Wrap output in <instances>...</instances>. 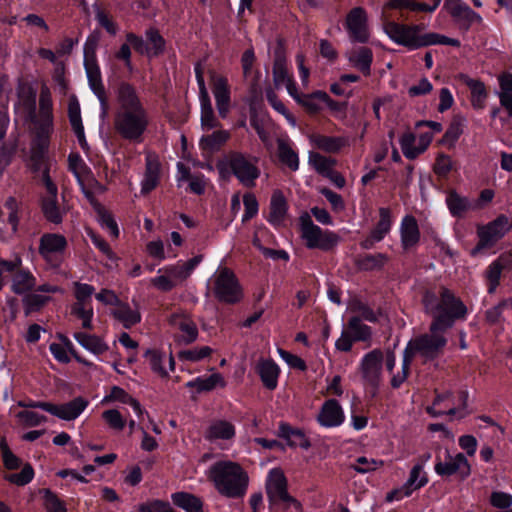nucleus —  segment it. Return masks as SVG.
Returning <instances> with one entry per match:
<instances>
[{"label":"nucleus","mask_w":512,"mask_h":512,"mask_svg":"<svg viewBox=\"0 0 512 512\" xmlns=\"http://www.w3.org/2000/svg\"><path fill=\"white\" fill-rule=\"evenodd\" d=\"M421 302L424 312L432 318L429 332L410 341L406 349L412 355L416 352L426 360H434L443 353L447 345L446 331L451 329L456 321L464 320L468 309L464 302L445 286H440L438 292L425 290Z\"/></svg>","instance_id":"obj_1"},{"label":"nucleus","mask_w":512,"mask_h":512,"mask_svg":"<svg viewBox=\"0 0 512 512\" xmlns=\"http://www.w3.org/2000/svg\"><path fill=\"white\" fill-rule=\"evenodd\" d=\"M116 99L118 107L113 121L116 133L129 142L141 143L148 130L150 116L135 87L121 82L116 91Z\"/></svg>","instance_id":"obj_2"},{"label":"nucleus","mask_w":512,"mask_h":512,"mask_svg":"<svg viewBox=\"0 0 512 512\" xmlns=\"http://www.w3.org/2000/svg\"><path fill=\"white\" fill-rule=\"evenodd\" d=\"M420 25H405L394 21L384 23V31L395 43L405 46L408 49H418L435 44L450 45L459 47L458 39L449 38L438 33L420 34Z\"/></svg>","instance_id":"obj_3"},{"label":"nucleus","mask_w":512,"mask_h":512,"mask_svg":"<svg viewBox=\"0 0 512 512\" xmlns=\"http://www.w3.org/2000/svg\"><path fill=\"white\" fill-rule=\"evenodd\" d=\"M210 478L217 491L228 498L243 497L249 481L243 468L238 463L231 461L215 463L210 469Z\"/></svg>","instance_id":"obj_4"},{"label":"nucleus","mask_w":512,"mask_h":512,"mask_svg":"<svg viewBox=\"0 0 512 512\" xmlns=\"http://www.w3.org/2000/svg\"><path fill=\"white\" fill-rule=\"evenodd\" d=\"M216 167L222 179L233 174L247 188H253L260 176L259 168L240 152H230L224 160L218 161Z\"/></svg>","instance_id":"obj_5"},{"label":"nucleus","mask_w":512,"mask_h":512,"mask_svg":"<svg viewBox=\"0 0 512 512\" xmlns=\"http://www.w3.org/2000/svg\"><path fill=\"white\" fill-rule=\"evenodd\" d=\"M265 489L270 509L278 506L284 511L293 508L294 512H303L302 504L289 494L287 478L280 468H274L269 472Z\"/></svg>","instance_id":"obj_6"},{"label":"nucleus","mask_w":512,"mask_h":512,"mask_svg":"<svg viewBox=\"0 0 512 512\" xmlns=\"http://www.w3.org/2000/svg\"><path fill=\"white\" fill-rule=\"evenodd\" d=\"M213 293L215 298L225 304H236L243 298L242 288L234 272L220 268L214 276Z\"/></svg>","instance_id":"obj_7"},{"label":"nucleus","mask_w":512,"mask_h":512,"mask_svg":"<svg viewBox=\"0 0 512 512\" xmlns=\"http://www.w3.org/2000/svg\"><path fill=\"white\" fill-rule=\"evenodd\" d=\"M302 238L309 249L318 248L323 251L333 249L339 242V236L330 231H323L315 225L309 215L301 217Z\"/></svg>","instance_id":"obj_8"},{"label":"nucleus","mask_w":512,"mask_h":512,"mask_svg":"<svg viewBox=\"0 0 512 512\" xmlns=\"http://www.w3.org/2000/svg\"><path fill=\"white\" fill-rule=\"evenodd\" d=\"M435 472L442 477L458 473L461 479H465L470 475L471 468L464 454L458 453L452 456L449 450L445 449L441 455V448L438 447Z\"/></svg>","instance_id":"obj_9"},{"label":"nucleus","mask_w":512,"mask_h":512,"mask_svg":"<svg viewBox=\"0 0 512 512\" xmlns=\"http://www.w3.org/2000/svg\"><path fill=\"white\" fill-rule=\"evenodd\" d=\"M512 228L508 217L505 215L498 216L494 221L486 226L479 228V242L473 250V254L485 247L493 245L497 240L505 235Z\"/></svg>","instance_id":"obj_10"},{"label":"nucleus","mask_w":512,"mask_h":512,"mask_svg":"<svg viewBox=\"0 0 512 512\" xmlns=\"http://www.w3.org/2000/svg\"><path fill=\"white\" fill-rule=\"evenodd\" d=\"M383 358V352L380 349H374L367 353L361 362L362 378L367 385L373 388V393L377 391L381 382Z\"/></svg>","instance_id":"obj_11"},{"label":"nucleus","mask_w":512,"mask_h":512,"mask_svg":"<svg viewBox=\"0 0 512 512\" xmlns=\"http://www.w3.org/2000/svg\"><path fill=\"white\" fill-rule=\"evenodd\" d=\"M44 186L47 190V195L42 198V212L49 222L59 224L62 222L64 212L57 203V186L53 183L47 171L44 172Z\"/></svg>","instance_id":"obj_12"},{"label":"nucleus","mask_w":512,"mask_h":512,"mask_svg":"<svg viewBox=\"0 0 512 512\" xmlns=\"http://www.w3.org/2000/svg\"><path fill=\"white\" fill-rule=\"evenodd\" d=\"M346 27L352 41L359 43L368 41L367 15L362 7H355L348 13Z\"/></svg>","instance_id":"obj_13"},{"label":"nucleus","mask_w":512,"mask_h":512,"mask_svg":"<svg viewBox=\"0 0 512 512\" xmlns=\"http://www.w3.org/2000/svg\"><path fill=\"white\" fill-rule=\"evenodd\" d=\"M445 7L461 29L468 30L473 23L482 21L478 13L459 0H446Z\"/></svg>","instance_id":"obj_14"},{"label":"nucleus","mask_w":512,"mask_h":512,"mask_svg":"<svg viewBox=\"0 0 512 512\" xmlns=\"http://www.w3.org/2000/svg\"><path fill=\"white\" fill-rule=\"evenodd\" d=\"M212 92L221 118H226L230 110V88L225 77L213 74Z\"/></svg>","instance_id":"obj_15"},{"label":"nucleus","mask_w":512,"mask_h":512,"mask_svg":"<svg viewBox=\"0 0 512 512\" xmlns=\"http://www.w3.org/2000/svg\"><path fill=\"white\" fill-rule=\"evenodd\" d=\"M345 419L344 412L335 399H329L324 402L317 416L318 422L324 427H336L343 423Z\"/></svg>","instance_id":"obj_16"},{"label":"nucleus","mask_w":512,"mask_h":512,"mask_svg":"<svg viewBox=\"0 0 512 512\" xmlns=\"http://www.w3.org/2000/svg\"><path fill=\"white\" fill-rule=\"evenodd\" d=\"M87 405L88 402L85 399L77 397L61 405L51 403L52 408L49 413L60 419L70 421L76 419Z\"/></svg>","instance_id":"obj_17"},{"label":"nucleus","mask_w":512,"mask_h":512,"mask_svg":"<svg viewBox=\"0 0 512 512\" xmlns=\"http://www.w3.org/2000/svg\"><path fill=\"white\" fill-rule=\"evenodd\" d=\"M169 324L180 330L183 334L181 340L190 344L197 339L198 329L196 324L185 314L174 313L168 319Z\"/></svg>","instance_id":"obj_18"},{"label":"nucleus","mask_w":512,"mask_h":512,"mask_svg":"<svg viewBox=\"0 0 512 512\" xmlns=\"http://www.w3.org/2000/svg\"><path fill=\"white\" fill-rule=\"evenodd\" d=\"M234 424L227 420H213L205 431V439L208 441L231 440L235 437Z\"/></svg>","instance_id":"obj_19"},{"label":"nucleus","mask_w":512,"mask_h":512,"mask_svg":"<svg viewBox=\"0 0 512 512\" xmlns=\"http://www.w3.org/2000/svg\"><path fill=\"white\" fill-rule=\"evenodd\" d=\"M256 371L267 389L274 390L277 387L280 369L272 359H260Z\"/></svg>","instance_id":"obj_20"},{"label":"nucleus","mask_w":512,"mask_h":512,"mask_svg":"<svg viewBox=\"0 0 512 512\" xmlns=\"http://www.w3.org/2000/svg\"><path fill=\"white\" fill-rule=\"evenodd\" d=\"M160 162L158 157L154 154H148L146 157L145 176L142 181V193L147 194L154 190L159 182L160 177Z\"/></svg>","instance_id":"obj_21"},{"label":"nucleus","mask_w":512,"mask_h":512,"mask_svg":"<svg viewBox=\"0 0 512 512\" xmlns=\"http://www.w3.org/2000/svg\"><path fill=\"white\" fill-rule=\"evenodd\" d=\"M401 242L404 249L415 246L420 240L417 220L412 215H406L401 223Z\"/></svg>","instance_id":"obj_22"},{"label":"nucleus","mask_w":512,"mask_h":512,"mask_svg":"<svg viewBox=\"0 0 512 512\" xmlns=\"http://www.w3.org/2000/svg\"><path fill=\"white\" fill-rule=\"evenodd\" d=\"M67 246L66 238L60 234H44L40 239L39 252L45 258L61 253Z\"/></svg>","instance_id":"obj_23"},{"label":"nucleus","mask_w":512,"mask_h":512,"mask_svg":"<svg viewBox=\"0 0 512 512\" xmlns=\"http://www.w3.org/2000/svg\"><path fill=\"white\" fill-rule=\"evenodd\" d=\"M111 314L126 329H130L141 321L140 311L138 309H132L127 303L122 301L115 306Z\"/></svg>","instance_id":"obj_24"},{"label":"nucleus","mask_w":512,"mask_h":512,"mask_svg":"<svg viewBox=\"0 0 512 512\" xmlns=\"http://www.w3.org/2000/svg\"><path fill=\"white\" fill-rule=\"evenodd\" d=\"M458 78L466 84L471 90V104L475 109H482L485 106L487 91L485 85L480 80L470 78L466 74H459Z\"/></svg>","instance_id":"obj_25"},{"label":"nucleus","mask_w":512,"mask_h":512,"mask_svg":"<svg viewBox=\"0 0 512 512\" xmlns=\"http://www.w3.org/2000/svg\"><path fill=\"white\" fill-rule=\"evenodd\" d=\"M278 435L281 438L286 439L287 444L290 447H301L303 449H308L311 446L310 441L302 430L292 428L287 423H280Z\"/></svg>","instance_id":"obj_26"},{"label":"nucleus","mask_w":512,"mask_h":512,"mask_svg":"<svg viewBox=\"0 0 512 512\" xmlns=\"http://www.w3.org/2000/svg\"><path fill=\"white\" fill-rule=\"evenodd\" d=\"M511 262V255H501L498 260L489 265L486 272V277L489 282V293H494L495 289L499 285L502 270L507 268Z\"/></svg>","instance_id":"obj_27"},{"label":"nucleus","mask_w":512,"mask_h":512,"mask_svg":"<svg viewBox=\"0 0 512 512\" xmlns=\"http://www.w3.org/2000/svg\"><path fill=\"white\" fill-rule=\"evenodd\" d=\"M89 85L100 100L103 107L107 106V95L101 80L100 69L97 64L85 65Z\"/></svg>","instance_id":"obj_28"},{"label":"nucleus","mask_w":512,"mask_h":512,"mask_svg":"<svg viewBox=\"0 0 512 512\" xmlns=\"http://www.w3.org/2000/svg\"><path fill=\"white\" fill-rule=\"evenodd\" d=\"M349 62L359 69L365 76L371 74V64L373 61L372 50L362 46L358 50L351 52L348 57Z\"/></svg>","instance_id":"obj_29"},{"label":"nucleus","mask_w":512,"mask_h":512,"mask_svg":"<svg viewBox=\"0 0 512 512\" xmlns=\"http://www.w3.org/2000/svg\"><path fill=\"white\" fill-rule=\"evenodd\" d=\"M74 338L82 347L89 350L95 355H101L104 352H106L109 348L101 337L94 334L76 332L74 333Z\"/></svg>","instance_id":"obj_30"},{"label":"nucleus","mask_w":512,"mask_h":512,"mask_svg":"<svg viewBox=\"0 0 512 512\" xmlns=\"http://www.w3.org/2000/svg\"><path fill=\"white\" fill-rule=\"evenodd\" d=\"M310 140L318 149L329 153H336L347 144V140L343 137L321 134L311 135Z\"/></svg>","instance_id":"obj_31"},{"label":"nucleus","mask_w":512,"mask_h":512,"mask_svg":"<svg viewBox=\"0 0 512 512\" xmlns=\"http://www.w3.org/2000/svg\"><path fill=\"white\" fill-rule=\"evenodd\" d=\"M172 501L186 512H203L201 499L191 493L176 492L172 494Z\"/></svg>","instance_id":"obj_32"},{"label":"nucleus","mask_w":512,"mask_h":512,"mask_svg":"<svg viewBox=\"0 0 512 512\" xmlns=\"http://www.w3.org/2000/svg\"><path fill=\"white\" fill-rule=\"evenodd\" d=\"M286 201L281 192H274L270 203L269 222L275 226L280 225L286 214Z\"/></svg>","instance_id":"obj_33"},{"label":"nucleus","mask_w":512,"mask_h":512,"mask_svg":"<svg viewBox=\"0 0 512 512\" xmlns=\"http://www.w3.org/2000/svg\"><path fill=\"white\" fill-rule=\"evenodd\" d=\"M230 138V133L226 130H217L212 134L205 135L200 140V147L206 151L219 150Z\"/></svg>","instance_id":"obj_34"},{"label":"nucleus","mask_w":512,"mask_h":512,"mask_svg":"<svg viewBox=\"0 0 512 512\" xmlns=\"http://www.w3.org/2000/svg\"><path fill=\"white\" fill-rule=\"evenodd\" d=\"M48 147L33 145L31 147L30 167L33 172H42V182L44 183V172L49 175V167L46 163V152Z\"/></svg>","instance_id":"obj_35"},{"label":"nucleus","mask_w":512,"mask_h":512,"mask_svg":"<svg viewBox=\"0 0 512 512\" xmlns=\"http://www.w3.org/2000/svg\"><path fill=\"white\" fill-rule=\"evenodd\" d=\"M201 260H202V256L197 255L182 264L167 267L165 269V272L169 276H172L176 279L185 280L186 278L189 277L191 272L201 262Z\"/></svg>","instance_id":"obj_36"},{"label":"nucleus","mask_w":512,"mask_h":512,"mask_svg":"<svg viewBox=\"0 0 512 512\" xmlns=\"http://www.w3.org/2000/svg\"><path fill=\"white\" fill-rule=\"evenodd\" d=\"M387 261L388 257L383 253L365 254L357 258L356 264L361 270L370 271L381 269Z\"/></svg>","instance_id":"obj_37"},{"label":"nucleus","mask_w":512,"mask_h":512,"mask_svg":"<svg viewBox=\"0 0 512 512\" xmlns=\"http://www.w3.org/2000/svg\"><path fill=\"white\" fill-rule=\"evenodd\" d=\"M346 331L350 333L354 341H367L371 337L370 327L363 324L359 316L350 318Z\"/></svg>","instance_id":"obj_38"},{"label":"nucleus","mask_w":512,"mask_h":512,"mask_svg":"<svg viewBox=\"0 0 512 512\" xmlns=\"http://www.w3.org/2000/svg\"><path fill=\"white\" fill-rule=\"evenodd\" d=\"M35 284V278L30 272L18 270L13 277L12 290L16 294H23L33 289Z\"/></svg>","instance_id":"obj_39"},{"label":"nucleus","mask_w":512,"mask_h":512,"mask_svg":"<svg viewBox=\"0 0 512 512\" xmlns=\"http://www.w3.org/2000/svg\"><path fill=\"white\" fill-rule=\"evenodd\" d=\"M391 228V212L389 208L381 207L379 209V221L371 232V236L376 241H381Z\"/></svg>","instance_id":"obj_40"},{"label":"nucleus","mask_w":512,"mask_h":512,"mask_svg":"<svg viewBox=\"0 0 512 512\" xmlns=\"http://www.w3.org/2000/svg\"><path fill=\"white\" fill-rule=\"evenodd\" d=\"M278 156L280 161L287 165L292 171H296L299 167V158L297 153L285 141L279 139Z\"/></svg>","instance_id":"obj_41"},{"label":"nucleus","mask_w":512,"mask_h":512,"mask_svg":"<svg viewBox=\"0 0 512 512\" xmlns=\"http://www.w3.org/2000/svg\"><path fill=\"white\" fill-rule=\"evenodd\" d=\"M201 103V125L202 128L210 130L219 128L220 122L214 114V110L211 104L210 97L206 99H200Z\"/></svg>","instance_id":"obj_42"},{"label":"nucleus","mask_w":512,"mask_h":512,"mask_svg":"<svg viewBox=\"0 0 512 512\" xmlns=\"http://www.w3.org/2000/svg\"><path fill=\"white\" fill-rule=\"evenodd\" d=\"M52 129L53 119L39 118L36 126V138L33 145L48 147Z\"/></svg>","instance_id":"obj_43"},{"label":"nucleus","mask_w":512,"mask_h":512,"mask_svg":"<svg viewBox=\"0 0 512 512\" xmlns=\"http://www.w3.org/2000/svg\"><path fill=\"white\" fill-rule=\"evenodd\" d=\"M309 163L319 174L325 177L336 165V160L317 152H310Z\"/></svg>","instance_id":"obj_44"},{"label":"nucleus","mask_w":512,"mask_h":512,"mask_svg":"<svg viewBox=\"0 0 512 512\" xmlns=\"http://www.w3.org/2000/svg\"><path fill=\"white\" fill-rule=\"evenodd\" d=\"M43 495V506L47 512H67L66 504L48 488L40 490Z\"/></svg>","instance_id":"obj_45"},{"label":"nucleus","mask_w":512,"mask_h":512,"mask_svg":"<svg viewBox=\"0 0 512 512\" xmlns=\"http://www.w3.org/2000/svg\"><path fill=\"white\" fill-rule=\"evenodd\" d=\"M465 118L459 114L454 115L451 123L443 135L442 142L453 145L463 133V123Z\"/></svg>","instance_id":"obj_46"},{"label":"nucleus","mask_w":512,"mask_h":512,"mask_svg":"<svg viewBox=\"0 0 512 512\" xmlns=\"http://www.w3.org/2000/svg\"><path fill=\"white\" fill-rule=\"evenodd\" d=\"M449 211L453 216L460 217L469 208V202L466 198L461 197L455 191H451L446 199Z\"/></svg>","instance_id":"obj_47"},{"label":"nucleus","mask_w":512,"mask_h":512,"mask_svg":"<svg viewBox=\"0 0 512 512\" xmlns=\"http://www.w3.org/2000/svg\"><path fill=\"white\" fill-rule=\"evenodd\" d=\"M422 469H421V465H415L411 472H410V475H409V478L407 480V482L403 485L402 487V490H404V495L405 496H410L411 493L416 490V489H419L421 487H423L426 483H427V478L426 477H422L418 482V478H419V475L421 473Z\"/></svg>","instance_id":"obj_48"},{"label":"nucleus","mask_w":512,"mask_h":512,"mask_svg":"<svg viewBox=\"0 0 512 512\" xmlns=\"http://www.w3.org/2000/svg\"><path fill=\"white\" fill-rule=\"evenodd\" d=\"M412 362V354L408 349H405L403 355L402 371L392 376L391 386L394 389L399 388L408 378L410 373V365Z\"/></svg>","instance_id":"obj_49"},{"label":"nucleus","mask_w":512,"mask_h":512,"mask_svg":"<svg viewBox=\"0 0 512 512\" xmlns=\"http://www.w3.org/2000/svg\"><path fill=\"white\" fill-rule=\"evenodd\" d=\"M18 96L22 105L34 115L36 106V91L30 85H21Z\"/></svg>","instance_id":"obj_50"},{"label":"nucleus","mask_w":512,"mask_h":512,"mask_svg":"<svg viewBox=\"0 0 512 512\" xmlns=\"http://www.w3.org/2000/svg\"><path fill=\"white\" fill-rule=\"evenodd\" d=\"M100 40L99 32L90 34L84 45V65L97 64L96 49Z\"/></svg>","instance_id":"obj_51"},{"label":"nucleus","mask_w":512,"mask_h":512,"mask_svg":"<svg viewBox=\"0 0 512 512\" xmlns=\"http://www.w3.org/2000/svg\"><path fill=\"white\" fill-rule=\"evenodd\" d=\"M349 309L351 312L359 313L360 318H363L364 320H367L369 322H376L377 316L376 313L365 303H363L358 298H353L349 302Z\"/></svg>","instance_id":"obj_52"},{"label":"nucleus","mask_w":512,"mask_h":512,"mask_svg":"<svg viewBox=\"0 0 512 512\" xmlns=\"http://www.w3.org/2000/svg\"><path fill=\"white\" fill-rule=\"evenodd\" d=\"M147 44L151 49L150 56H157L164 51L165 40L160 35L159 31L154 28H150L146 31Z\"/></svg>","instance_id":"obj_53"},{"label":"nucleus","mask_w":512,"mask_h":512,"mask_svg":"<svg viewBox=\"0 0 512 512\" xmlns=\"http://www.w3.org/2000/svg\"><path fill=\"white\" fill-rule=\"evenodd\" d=\"M34 477V470L29 463H26L19 473H13L5 476V480L18 486L28 484Z\"/></svg>","instance_id":"obj_54"},{"label":"nucleus","mask_w":512,"mask_h":512,"mask_svg":"<svg viewBox=\"0 0 512 512\" xmlns=\"http://www.w3.org/2000/svg\"><path fill=\"white\" fill-rule=\"evenodd\" d=\"M39 118L53 119L51 93L46 86H43L40 91Z\"/></svg>","instance_id":"obj_55"},{"label":"nucleus","mask_w":512,"mask_h":512,"mask_svg":"<svg viewBox=\"0 0 512 512\" xmlns=\"http://www.w3.org/2000/svg\"><path fill=\"white\" fill-rule=\"evenodd\" d=\"M415 135L411 132H406L400 139V145L404 156L408 159H415L419 156L418 146H414Z\"/></svg>","instance_id":"obj_56"},{"label":"nucleus","mask_w":512,"mask_h":512,"mask_svg":"<svg viewBox=\"0 0 512 512\" xmlns=\"http://www.w3.org/2000/svg\"><path fill=\"white\" fill-rule=\"evenodd\" d=\"M318 91L311 94H301V96H295V100L305 108L310 114H316L320 111L321 107L318 102L319 96H316Z\"/></svg>","instance_id":"obj_57"},{"label":"nucleus","mask_w":512,"mask_h":512,"mask_svg":"<svg viewBox=\"0 0 512 512\" xmlns=\"http://www.w3.org/2000/svg\"><path fill=\"white\" fill-rule=\"evenodd\" d=\"M111 396L122 403L131 405L139 416L143 414L144 411L139 401L126 393L124 389L114 386L111 391Z\"/></svg>","instance_id":"obj_58"},{"label":"nucleus","mask_w":512,"mask_h":512,"mask_svg":"<svg viewBox=\"0 0 512 512\" xmlns=\"http://www.w3.org/2000/svg\"><path fill=\"white\" fill-rule=\"evenodd\" d=\"M68 164L69 170L74 173L79 181L82 177L90 173L88 166L77 153H71L68 156Z\"/></svg>","instance_id":"obj_59"},{"label":"nucleus","mask_w":512,"mask_h":512,"mask_svg":"<svg viewBox=\"0 0 512 512\" xmlns=\"http://www.w3.org/2000/svg\"><path fill=\"white\" fill-rule=\"evenodd\" d=\"M145 357L148 359L151 369L158 373L160 376L165 377L168 375L167 370L162 366V354L155 349H148L145 352Z\"/></svg>","instance_id":"obj_60"},{"label":"nucleus","mask_w":512,"mask_h":512,"mask_svg":"<svg viewBox=\"0 0 512 512\" xmlns=\"http://www.w3.org/2000/svg\"><path fill=\"white\" fill-rule=\"evenodd\" d=\"M102 417L112 429L121 431L125 427L126 421L121 413L116 409L104 411L102 413Z\"/></svg>","instance_id":"obj_61"},{"label":"nucleus","mask_w":512,"mask_h":512,"mask_svg":"<svg viewBox=\"0 0 512 512\" xmlns=\"http://www.w3.org/2000/svg\"><path fill=\"white\" fill-rule=\"evenodd\" d=\"M212 352V349L208 346H203L199 349H190V350H184L180 351L178 353V357L182 360H189V361H199L207 356H209Z\"/></svg>","instance_id":"obj_62"},{"label":"nucleus","mask_w":512,"mask_h":512,"mask_svg":"<svg viewBox=\"0 0 512 512\" xmlns=\"http://www.w3.org/2000/svg\"><path fill=\"white\" fill-rule=\"evenodd\" d=\"M452 170V160L451 157L445 154H440L433 167V171L439 177H447V175Z\"/></svg>","instance_id":"obj_63"},{"label":"nucleus","mask_w":512,"mask_h":512,"mask_svg":"<svg viewBox=\"0 0 512 512\" xmlns=\"http://www.w3.org/2000/svg\"><path fill=\"white\" fill-rule=\"evenodd\" d=\"M139 512H174L173 508L168 502L155 500L150 503L141 504L138 509Z\"/></svg>","instance_id":"obj_64"}]
</instances>
